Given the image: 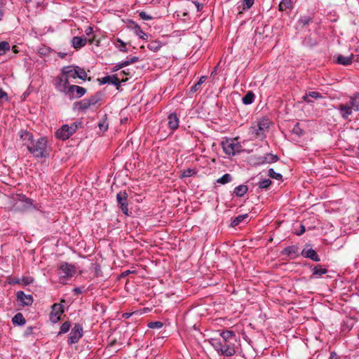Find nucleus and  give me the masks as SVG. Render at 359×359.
<instances>
[{
  "label": "nucleus",
  "instance_id": "obj_1",
  "mask_svg": "<svg viewBox=\"0 0 359 359\" xmlns=\"http://www.w3.org/2000/svg\"><path fill=\"white\" fill-rule=\"evenodd\" d=\"M18 135L23 145L26 146L33 156L46 158L49 155L48 140L46 137H41L34 140L33 135L27 130H20Z\"/></svg>",
  "mask_w": 359,
  "mask_h": 359
},
{
  "label": "nucleus",
  "instance_id": "obj_2",
  "mask_svg": "<svg viewBox=\"0 0 359 359\" xmlns=\"http://www.w3.org/2000/svg\"><path fill=\"white\" fill-rule=\"evenodd\" d=\"M8 202V208L15 211H24L32 206V201L22 194H13L6 196Z\"/></svg>",
  "mask_w": 359,
  "mask_h": 359
},
{
  "label": "nucleus",
  "instance_id": "obj_3",
  "mask_svg": "<svg viewBox=\"0 0 359 359\" xmlns=\"http://www.w3.org/2000/svg\"><path fill=\"white\" fill-rule=\"evenodd\" d=\"M212 346L219 355L231 357L236 353V345L234 343L224 342L220 340H214Z\"/></svg>",
  "mask_w": 359,
  "mask_h": 359
},
{
  "label": "nucleus",
  "instance_id": "obj_4",
  "mask_svg": "<svg viewBox=\"0 0 359 359\" xmlns=\"http://www.w3.org/2000/svg\"><path fill=\"white\" fill-rule=\"evenodd\" d=\"M224 153L227 155L234 156L241 151V145L237 139H228L222 142Z\"/></svg>",
  "mask_w": 359,
  "mask_h": 359
},
{
  "label": "nucleus",
  "instance_id": "obj_5",
  "mask_svg": "<svg viewBox=\"0 0 359 359\" xmlns=\"http://www.w3.org/2000/svg\"><path fill=\"white\" fill-rule=\"evenodd\" d=\"M76 273V267L67 262L60 264L58 268V276L60 279H69L72 278Z\"/></svg>",
  "mask_w": 359,
  "mask_h": 359
},
{
  "label": "nucleus",
  "instance_id": "obj_6",
  "mask_svg": "<svg viewBox=\"0 0 359 359\" xmlns=\"http://www.w3.org/2000/svg\"><path fill=\"white\" fill-rule=\"evenodd\" d=\"M69 83V81H67V78H65L62 74L55 77L53 81L55 88L65 95H67L68 88L70 86Z\"/></svg>",
  "mask_w": 359,
  "mask_h": 359
},
{
  "label": "nucleus",
  "instance_id": "obj_7",
  "mask_svg": "<svg viewBox=\"0 0 359 359\" xmlns=\"http://www.w3.org/2000/svg\"><path fill=\"white\" fill-rule=\"evenodd\" d=\"M83 336V327L80 324H75L68 338V344H73L79 341Z\"/></svg>",
  "mask_w": 359,
  "mask_h": 359
},
{
  "label": "nucleus",
  "instance_id": "obj_8",
  "mask_svg": "<svg viewBox=\"0 0 359 359\" xmlns=\"http://www.w3.org/2000/svg\"><path fill=\"white\" fill-rule=\"evenodd\" d=\"M86 88L76 85H70L68 88L67 95L69 96L70 100H72L82 97L86 94Z\"/></svg>",
  "mask_w": 359,
  "mask_h": 359
},
{
  "label": "nucleus",
  "instance_id": "obj_9",
  "mask_svg": "<svg viewBox=\"0 0 359 359\" xmlns=\"http://www.w3.org/2000/svg\"><path fill=\"white\" fill-rule=\"evenodd\" d=\"M269 121L267 119L259 121L255 126L252 127V133L257 137L264 135V131L269 128Z\"/></svg>",
  "mask_w": 359,
  "mask_h": 359
},
{
  "label": "nucleus",
  "instance_id": "obj_10",
  "mask_svg": "<svg viewBox=\"0 0 359 359\" xmlns=\"http://www.w3.org/2000/svg\"><path fill=\"white\" fill-rule=\"evenodd\" d=\"M128 194L125 191H120L116 195V199L121 211L125 214L128 215V203H127Z\"/></svg>",
  "mask_w": 359,
  "mask_h": 359
},
{
  "label": "nucleus",
  "instance_id": "obj_11",
  "mask_svg": "<svg viewBox=\"0 0 359 359\" xmlns=\"http://www.w3.org/2000/svg\"><path fill=\"white\" fill-rule=\"evenodd\" d=\"M63 311L62 306L61 304H54L52 306V311L50 314V320L54 323H57L60 319V316Z\"/></svg>",
  "mask_w": 359,
  "mask_h": 359
},
{
  "label": "nucleus",
  "instance_id": "obj_12",
  "mask_svg": "<svg viewBox=\"0 0 359 359\" xmlns=\"http://www.w3.org/2000/svg\"><path fill=\"white\" fill-rule=\"evenodd\" d=\"M309 245L307 244L305 248L302 250L301 255L306 258H309L314 262H320V259L316 252L312 248H309Z\"/></svg>",
  "mask_w": 359,
  "mask_h": 359
},
{
  "label": "nucleus",
  "instance_id": "obj_13",
  "mask_svg": "<svg viewBox=\"0 0 359 359\" xmlns=\"http://www.w3.org/2000/svg\"><path fill=\"white\" fill-rule=\"evenodd\" d=\"M337 109L339 111L341 117L345 120L348 118L353 110V106L350 104V101L346 104H340Z\"/></svg>",
  "mask_w": 359,
  "mask_h": 359
},
{
  "label": "nucleus",
  "instance_id": "obj_14",
  "mask_svg": "<svg viewBox=\"0 0 359 359\" xmlns=\"http://www.w3.org/2000/svg\"><path fill=\"white\" fill-rule=\"evenodd\" d=\"M87 41H88L90 44L93 42V39L92 38H87V37H80V36H74L72 38V46L77 49L80 48L81 47H83Z\"/></svg>",
  "mask_w": 359,
  "mask_h": 359
},
{
  "label": "nucleus",
  "instance_id": "obj_15",
  "mask_svg": "<svg viewBox=\"0 0 359 359\" xmlns=\"http://www.w3.org/2000/svg\"><path fill=\"white\" fill-rule=\"evenodd\" d=\"M62 75L67 78L69 81L70 79H76V66L70 65L64 67L61 70Z\"/></svg>",
  "mask_w": 359,
  "mask_h": 359
},
{
  "label": "nucleus",
  "instance_id": "obj_16",
  "mask_svg": "<svg viewBox=\"0 0 359 359\" xmlns=\"http://www.w3.org/2000/svg\"><path fill=\"white\" fill-rule=\"evenodd\" d=\"M281 254L294 259L299 255V248L297 245L287 247L282 250Z\"/></svg>",
  "mask_w": 359,
  "mask_h": 359
},
{
  "label": "nucleus",
  "instance_id": "obj_17",
  "mask_svg": "<svg viewBox=\"0 0 359 359\" xmlns=\"http://www.w3.org/2000/svg\"><path fill=\"white\" fill-rule=\"evenodd\" d=\"M18 301L23 306L31 305L33 302V297L30 294H25L22 291H18L16 294Z\"/></svg>",
  "mask_w": 359,
  "mask_h": 359
},
{
  "label": "nucleus",
  "instance_id": "obj_18",
  "mask_svg": "<svg viewBox=\"0 0 359 359\" xmlns=\"http://www.w3.org/2000/svg\"><path fill=\"white\" fill-rule=\"evenodd\" d=\"M69 130V125H63L55 132V136L60 140H67L71 136Z\"/></svg>",
  "mask_w": 359,
  "mask_h": 359
},
{
  "label": "nucleus",
  "instance_id": "obj_19",
  "mask_svg": "<svg viewBox=\"0 0 359 359\" xmlns=\"http://www.w3.org/2000/svg\"><path fill=\"white\" fill-rule=\"evenodd\" d=\"M101 84H112L117 87L120 86L121 81L116 75L106 76L100 79Z\"/></svg>",
  "mask_w": 359,
  "mask_h": 359
},
{
  "label": "nucleus",
  "instance_id": "obj_20",
  "mask_svg": "<svg viewBox=\"0 0 359 359\" xmlns=\"http://www.w3.org/2000/svg\"><path fill=\"white\" fill-rule=\"evenodd\" d=\"M179 118L175 113H172L168 116V127L175 130L179 127Z\"/></svg>",
  "mask_w": 359,
  "mask_h": 359
},
{
  "label": "nucleus",
  "instance_id": "obj_21",
  "mask_svg": "<svg viewBox=\"0 0 359 359\" xmlns=\"http://www.w3.org/2000/svg\"><path fill=\"white\" fill-rule=\"evenodd\" d=\"M90 102H88V99H83L79 102H76L74 104V109H76L78 110L84 111L87 109L90 108Z\"/></svg>",
  "mask_w": 359,
  "mask_h": 359
},
{
  "label": "nucleus",
  "instance_id": "obj_22",
  "mask_svg": "<svg viewBox=\"0 0 359 359\" xmlns=\"http://www.w3.org/2000/svg\"><path fill=\"white\" fill-rule=\"evenodd\" d=\"M278 158L276 155L267 154L265 156L260 158L259 163H272L278 161Z\"/></svg>",
  "mask_w": 359,
  "mask_h": 359
},
{
  "label": "nucleus",
  "instance_id": "obj_23",
  "mask_svg": "<svg viewBox=\"0 0 359 359\" xmlns=\"http://www.w3.org/2000/svg\"><path fill=\"white\" fill-rule=\"evenodd\" d=\"M353 59V55H351L350 56H344L340 55L337 57V62L342 65H348L352 63Z\"/></svg>",
  "mask_w": 359,
  "mask_h": 359
},
{
  "label": "nucleus",
  "instance_id": "obj_24",
  "mask_svg": "<svg viewBox=\"0 0 359 359\" xmlns=\"http://www.w3.org/2000/svg\"><path fill=\"white\" fill-rule=\"evenodd\" d=\"M310 97L314 98V99H319L322 98V95L316 91H311L309 93H306L305 95L303 96V100L306 101L308 103L312 102V100H310Z\"/></svg>",
  "mask_w": 359,
  "mask_h": 359
},
{
  "label": "nucleus",
  "instance_id": "obj_25",
  "mask_svg": "<svg viewBox=\"0 0 359 359\" xmlns=\"http://www.w3.org/2000/svg\"><path fill=\"white\" fill-rule=\"evenodd\" d=\"M327 270L322 268L320 265L316 266L312 269V276L316 278H320L321 276L327 273Z\"/></svg>",
  "mask_w": 359,
  "mask_h": 359
},
{
  "label": "nucleus",
  "instance_id": "obj_26",
  "mask_svg": "<svg viewBox=\"0 0 359 359\" xmlns=\"http://www.w3.org/2000/svg\"><path fill=\"white\" fill-rule=\"evenodd\" d=\"M34 279L32 277H23L22 278H14L11 283L13 284H22L24 285H28L33 283Z\"/></svg>",
  "mask_w": 359,
  "mask_h": 359
},
{
  "label": "nucleus",
  "instance_id": "obj_27",
  "mask_svg": "<svg viewBox=\"0 0 359 359\" xmlns=\"http://www.w3.org/2000/svg\"><path fill=\"white\" fill-rule=\"evenodd\" d=\"M248 190V188L246 185L241 184L235 187L233 194L238 197H242L247 193Z\"/></svg>",
  "mask_w": 359,
  "mask_h": 359
},
{
  "label": "nucleus",
  "instance_id": "obj_28",
  "mask_svg": "<svg viewBox=\"0 0 359 359\" xmlns=\"http://www.w3.org/2000/svg\"><path fill=\"white\" fill-rule=\"evenodd\" d=\"M249 215L248 214H243L240 215L235 217L233 221L232 222L231 224H239L241 222L243 223H249L250 222V219H248Z\"/></svg>",
  "mask_w": 359,
  "mask_h": 359
},
{
  "label": "nucleus",
  "instance_id": "obj_29",
  "mask_svg": "<svg viewBox=\"0 0 359 359\" xmlns=\"http://www.w3.org/2000/svg\"><path fill=\"white\" fill-rule=\"evenodd\" d=\"M113 43L114 45V46L116 48H118L120 51H123V52H125V53L128 52V50L126 48V43L125 42H123L121 39H116L113 41Z\"/></svg>",
  "mask_w": 359,
  "mask_h": 359
},
{
  "label": "nucleus",
  "instance_id": "obj_30",
  "mask_svg": "<svg viewBox=\"0 0 359 359\" xmlns=\"http://www.w3.org/2000/svg\"><path fill=\"white\" fill-rule=\"evenodd\" d=\"M350 104L353 106V109L355 111H359V93L355 94L350 97Z\"/></svg>",
  "mask_w": 359,
  "mask_h": 359
},
{
  "label": "nucleus",
  "instance_id": "obj_31",
  "mask_svg": "<svg viewBox=\"0 0 359 359\" xmlns=\"http://www.w3.org/2000/svg\"><path fill=\"white\" fill-rule=\"evenodd\" d=\"M14 325H23L25 324L26 320L21 313H16L12 319Z\"/></svg>",
  "mask_w": 359,
  "mask_h": 359
},
{
  "label": "nucleus",
  "instance_id": "obj_32",
  "mask_svg": "<svg viewBox=\"0 0 359 359\" xmlns=\"http://www.w3.org/2000/svg\"><path fill=\"white\" fill-rule=\"evenodd\" d=\"M293 7L292 0H281L278 8L279 11H283L286 9H291Z\"/></svg>",
  "mask_w": 359,
  "mask_h": 359
},
{
  "label": "nucleus",
  "instance_id": "obj_33",
  "mask_svg": "<svg viewBox=\"0 0 359 359\" xmlns=\"http://www.w3.org/2000/svg\"><path fill=\"white\" fill-rule=\"evenodd\" d=\"M220 336L222 338V341L224 342H230L229 340L235 337V333L233 331L231 330H225L222 331L220 333Z\"/></svg>",
  "mask_w": 359,
  "mask_h": 359
},
{
  "label": "nucleus",
  "instance_id": "obj_34",
  "mask_svg": "<svg viewBox=\"0 0 359 359\" xmlns=\"http://www.w3.org/2000/svg\"><path fill=\"white\" fill-rule=\"evenodd\" d=\"M255 100V94L252 91H248L247 94L242 98V101L245 104H250Z\"/></svg>",
  "mask_w": 359,
  "mask_h": 359
},
{
  "label": "nucleus",
  "instance_id": "obj_35",
  "mask_svg": "<svg viewBox=\"0 0 359 359\" xmlns=\"http://www.w3.org/2000/svg\"><path fill=\"white\" fill-rule=\"evenodd\" d=\"M134 32L140 39H142L143 40H147L148 39V35L145 32H144L142 30V29L138 25H135V27H134Z\"/></svg>",
  "mask_w": 359,
  "mask_h": 359
},
{
  "label": "nucleus",
  "instance_id": "obj_36",
  "mask_svg": "<svg viewBox=\"0 0 359 359\" xmlns=\"http://www.w3.org/2000/svg\"><path fill=\"white\" fill-rule=\"evenodd\" d=\"M88 102H90V106H95L97 104H98L101 100V96L100 94L96 93L94 95H92L91 97L87 98Z\"/></svg>",
  "mask_w": 359,
  "mask_h": 359
},
{
  "label": "nucleus",
  "instance_id": "obj_37",
  "mask_svg": "<svg viewBox=\"0 0 359 359\" xmlns=\"http://www.w3.org/2000/svg\"><path fill=\"white\" fill-rule=\"evenodd\" d=\"M161 47V43L158 41H152L147 45V48L154 52L158 50Z\"/></svg>",
  "mask_w": 359,
  "mask_h": 359
},
{
  "label": "nucleus",
  "instance_id": "obj_38",
  "mask_svg": "<svg viewBox=\"0 0 359 359\" xmlns=\"http://www.w3.org/2000/svg\"><path fill=\"white\" fill-rule=\"evenodd\" d=\"M232 177L230 174L226 173L224 174L223 176H222L220 178H218L217 180V182L221 184H225L226 183H229L231 182Z\"/></svg>",
  "mask_w": 359,
  "mask_h": 359
},
{
  "label": "nucleus",
  "instance_id": "obj_39",
  "mask_svg": "<svg viewBox=\"0 0 359 359\" xmlns=\"http://www.w3.org/2000/svg\"><path fill=\"white\" fill-rule=\"evenodd\" d=\"M76 78L81 80H86L87 78V74L83 68L76 66Z\"/></svg>",
  "mask_w": 359,
  "mask_h": 359
},
{
  "label": "nucleus",
  "instance_id": "obj_40",
  "mask_svg": "<svg viewBox=\"0 0 359 359\" xmlns=\"http://www.w3.org/2000/svg\"><path fill=\"white\" fill-rule=\"evenodd\" d=\"M9 50L10 45L8 42L2 41L0 43V55H4Z\"/></svg>",
  "mask_w": 359,
  "mask_h": 359
},
{
  "label": "nucleus",
  "instance_id": "obj_41",
  "mask_svg": "<svg viewBox=\"0 0 359 359\" xmlns=\"http://www.w3.org/2000/svg\"><path fill=\"white\" fill-rule=\"evenodd\" d=\"M311 18L309 16H302L298 20L299 26L304 27L310 23Z\"/></svg>",
  "mask_w": 359,
  "mask_h": 359
},
{
  "label": "nucleus",
  "instance_id": "obj_42",
  "mask_svg": "<svg viewBox=\"0 0 359 359\" xmlns=\"http://www.w3.org/2000/svg\"><path fill=\"white\" fill-rule=\"evenodd\" d=\"M205 76H201L199 79V81L191 88L190 91L191 93H195L196 91H197L200 88L201 85L205 81Z\"/></svg>",
  "mask_w": 359,
  "mask_h": 359
},
{
  "label": "nucleus",
  "instance_id": "obj_43",
  "mask_svg": "<svg viewBox=\"0 0 359 359\" xmlns=\"http://www.w3.org/2000/svg\"><path fill=\"white\" fill-rule=\"evenodd\" d=\"M272 182L269 179H264L259 182V188L261 189H267L271 184Z\"/></svg>",
  "mask_w": 359,
  "mask_h": 359
},
{
  "label": "nucleus",
  "instance_id": "obj_44",
  "mask_svg": "<svg viewBox=\"0 0 359 359\" xmlns=\"http://www.w3.org/2000/svg\"><path fill=\"white\" fill-rule=\"evenodd\" d=\"M70 326H71V325H70L69 322L67 321V322L63 323L60 327V330L58 334H62L67 333L69 330Z\"/></svg>",
  "mask_w": 359,
  "mask_h": 359
},
{
  "label": "nucleus",
  "instance_id": "obj_45",
  "mask_svg": "<svg viewBox=\"0 0 359 359\" xmlns=\"http://www.w3.org/2000/svg\"><path fill=\"white\" fill-rule=\"evenodd\" d=\"M194 174H196V171L194 170L188 168L182 172L181 177L182 178L189 177L193 176Z\"/></svg>",
  "mask_w": 359,
  "mask_h": 359
},
{
  "label": "nucleus",
  "instance_id": "obj_46",
  "mask_svg": "<svg viewBox=\"0 0 359 359\" xmlns=\"http://www.w3.org/2000/svg\"><path fill=\"white\" fill-rule=\"evenodd\" d=\"M269 176L273 179L280 180L282 175L280 173L276 172L273 168L269 170Z\"/></svg>",
  "mask_w": 359,
  "mask_h": 359
},
{
  "label": "nucleus",
  "instance_id": "obj_47",
  "mask_svg": "<svg viewBox=\"0 0 359 359\" xmlns=\"http://www.w3.org/2000/svg\"><path fill=\"white\" fill-rule=\"evenodd\" d=\"M255 0H243V10H248L254 4Z\"/></svg>",
  "mask_w": 359,
  "mask_h": 359
},
{
  "label": "nucleus",
  "instance_id": "obj_48",
  "mask_svg": "<svg viewBox=\"0 0 359 359\" xmlns=\"http://www.w3.org/2000/svg\"><path fill=\"white\" fill-rule=\"evenodd\" d=\"M163 324L162 322H160V321H154V322H150L149 324H148V327L149 328H157V329H159V328H161L163 327Z\"/></svg>",
  "mask_w": 359,
  "mask_h": 359
},
{
  "label": "nucleus",
  "instance_id": "obj_49",
  "mask_svg": "<svg viewBox=\"0 0 359 359\" xmlns=\"http://www.w3.org/2000/svg\"><path fill=\"white\" fill-rule=\"evenodd\" d=\"M139 60L138 57L133 56L130 58H128L126 60L124 61V64L126 66L130 65L133 63H135Z\"/></svg>",
  "mask_w": 359,
  "mask_h": 359
},
{
  "label": "nucleus",
  "instance_id": "obj_50",
  "mask_svg": "<svg viewBox=\"0 0 359 359\" xmlns=\"http://www.w3.org/2000/svg\"><path fill=\"white\" fill-rule=\"evenodd\" d=\"M80 125H81L80 123H73L72 124L69 126V133H71V135H73L76 131V130L79 128V126H80Z\"/></svg>",
  "mask_w": 359,
  "mask_h": 359
},
{
  "label": "nucleus",
  "instance_id": "obj_51",
  "mask_svg": "<svg viewBox=\"0 0 359 359\" xmlns=\"http://www.w3.org/2000/svg\"><path fill=\"white\" fill-rule=\"evenodd\" d=\"M140 17L141 18V19L144 20H149L152 18L151 16H150L149 15H148L147 13H145L144 11L140 13Z\"/></svg>",
  "mask_w": 359,
  "mask_h": 359
},
{
  "label": "nucleus",
  "instance_id": "obj_52",
  "mask_svg": "<svg viewBox=\"0 0 359 359\" xmlns=\"http://www.w3.org/2000/svg\"><path fill=\"white\" fill-rule=\"evenodd\" d=\"M125 67H126V65L124 64V61H123L121 62H118L114 65V67H113V71H114V72L118 71Z\"/></svg>",
  "mask_w": 359,
  "mask_h": 359
},
{
  "label": "nucleus",
  "instance_id": "obj_53",
  "mask_svg": "<svg viewBox=\"0 0 359 359\" xmlns=\"http://www.w3.org/2000/svg\"><path fill=\"white\" fill-rule=\"evenodd\" d=\"M93 30L92 27H88L85 30L86 37H90L93 34Z\"/></svg>",
  "mask_w": 359,
  "mask_h": 359
},
{
  "label": "nucleus",
  "instance_id": "obj_54",
  "mask_svg": "<svg viewBox=\"0 0 359 359\" xmlns=\"http://www.w3.org/2000/svg\"><path fill=\"white\" fill-rule=\"evenodd\" d=\"M7 100L8 99V95L6 94V93L5 91H4L1 88H0V100Z\"/></svg>",
  "mask_w": 359,
  "mask_h": 359
},
{
  "label": "nucleus",
  "instance_id": "obj_55",
  "mask_svg": "<svg viewBox=\"0 0 359 359\" xmlns=\"http://www.w3.org/2000/svg\"><path fill=\"white\" fill-rule=\"evenodd\" d=\"M306 229H305V226H300V229L299 231H296L295 233L297 235V236H301L302 235L304 232H305Z\"/></svg>",
  "mask_w": 359,
  "mask_h": 359
},
{
  "label": "nucleus",
  "instance_id": "obj_56",
  "mask_svg": "<svg viewBox=\"0 0 359 359\" xmlns=\"http://www.w3.org/2000/svg\"><path fill=\"white\" fill-rule=\"evenodd\" d=\"M99 128L100 130H107L108 128V125L105 123V122L99 123Z\"/></svg>",
  "mask_w": 359,
  "mask_h": 359
},
{
  "label": "nucleus",
  "instance_id": "obj_57",
  "mask_svg": "<svg viewBox=\"0 0 359 359\" xmlns=\"http://www.w3.org/2000/svg\"><path fill=\"white\" fill-rule=\"evenodd\" d=\"M32 331H33V327H28L26 329L25 334L26 335L31 334L32 333Z\"/></svg>",
  "mask_w": 359,
  "mask_h": 359
},
{
  "label": "nucleus",
  "instance_id": "obj_58",
  "mask_svg": "<svg viewBox=\"0 0 359 359\" xmlns=\"http://www.w3.org/2000/svg\"><path fill=\"white\" fill-rule=\"evenodd\" d=\"M329 359H339V358L335 352H332L330 353Z\"/></svg>",
  "mask_w": 359,
  "mask_h": 359
},
{
  "label": "nucleus",
  "instance_id": "obj_59",
  "mask_svg": "<svg viewBox=\"0 0 359 359\" xmlns=\"http://www.w3.org/2000/svg\"><path fill=\"white\" fill-rule=\"evenodd\" d=\"M131 273V271H130V270H127V271H126L123 272V273H122V274H121V276H122L123 277H125V276H128V275L129 273Z\"/></svg>",
  "mask_w": 359,
  "mask_h": 359
},
{
  "label": "nucleus",
  "instance_id": "obj_60",
  "mask_svg": "<svg viewBox=\"0 0 359 359\" xmlns=\"http://www.w3.org/2000/svg\"><path fill=\"white\" fill-rule=\"evenodd\" d=\"M4 15V11L1 9H0V20H2Z\"/></svg>",
  "mask_w": 359,
  "mask_h": 359
},
{
  "label": "nucleus",
  "instance_id": "obj_61",
  "mask_svg": "<svg viewBox=\"0 0 359 359\" xmlns=\"http://www.w3.org/2000/svg\"><path fill=\"white\" fill-rule=\"evenodd\" d=\"M74 291L77 293L80 292V290L79 288H75Z\"/></svg>",
  "mask_w": 359,
  "mask_h": 359
}]
</instances>
